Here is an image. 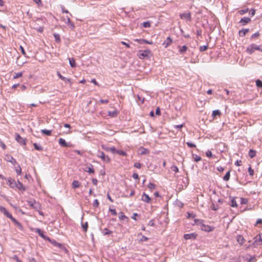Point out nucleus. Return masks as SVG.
Masks as SVG:
<instances>
[{
	"label": "nucleus",
	"instance_id": "obj_55",
	"mask_svg": "<svg viewBox=\"0 0 262 262\" xmlns=\"http://www.w3.org/2000/svg\"><path fill=\"white\" fill-rule=\"evenodd\" d=\"M20 50H21V53L24 55V56H26V53L24 49V48L20 46V47H19Z\"/></svg>",
	"mask_w": 262,
	"mask_h": 262
},
{
	"label": "nucleus",
	"instance_id": "obj_41",
	"mask_svg": "<svg viewBox=\"0 0 262 262\" xmlns=\"http://www.w3.org/2000/svg\"><path fill=\"white\" fill-rule=\"evenodd\" d=\"M23 76V73L21 72H19L15 73V75L13 76L14 79H17L19 77H21Z\"/></svg>",
	"mask_w": 262,
	"mask_h": 262
},
{
	"label": "nucleus",
	"instance_id": "obj_14",
	"mask_svg": "<svg viewBox=\"0 0 262 262\" xmlns=\"http://www.w3.org/2000/svg\"><path fill=\"white\" fill-rule=\"evenodd\" d=\"M251 19L250 18L245 17L240 20L239 23H241L243 26H244L247 24L249 23Z\"/></svg>",
	"mask_w": 262,
	"mask_h": 262
},
{
	"label": "nucleus",
	"instance_id": "obj_20",
	"mask_svg": "<svg viewBox=\"0 0 262 262\" xmlns=\"http://www.w3.org/2000/svg\"><path fill=\"white\" fill-rule=\"evenodd\" d=\"M119 218L120 220H126V222H128L129 219L127 217L123 212L119 213Z\"/></svg>",
	"mask_w": 262,
	"mask_h": 262
},
{
	"label": "nucleus",
	"instance_id": "obj_30",
	"mask_svg": "<svg viewBox=\"0 0 262 262\" xmlns=\"http://www.w3.org/2000/svg\"><path fill=\"white\" fill-rule=\"evenodd\" d=\"M41 132L42 133V134H45L47 136H51V133H52L51 130H47V129H41Z\"/></svg>",
	"mask_w": 262,
	"mask_h": 262
},
{
	"label": "nucleus",
	"instance_id": "obj_58",
	"mask_svg": "<svg viewBox=\"0 0 262 262\" xmlns=\"http://www.w3.org/2000/svg\"><path fill=\"white\" fill-rule=\"evenodd\" d=\"M134 166L137 168H141V164L138 162H136L134 163Z\"/></svg>",
	"mask_w": 262,
	"mask_h": 262
},
{
	"label": "nucleus",
	"instance_id": "obj_36",
	"mask_svg": "<svg viewBox=\"0 0 262 262\" xmlns=\"http://www.w3.org/2000/svg\"><path fill=\"white\" fill-rule=\"evenodd\" d=\"M248 11H249V9L248 8H246L245 9L238 10V13L240 15H243V14L247 13Z\"/></svg>",
	"mask_w": 262,
	"mask_h": 262
},
{
	"label": "nucleus",
	"instance_id": "obj_43",
	"mask_svg": "<svg viewBox=\"0 0 262 262\" xmlns=\"http://www.w3.org/2000/svg\"><path fill=\"white\" fill-rule=\"evenodd\" d=\"M256 85L258 88H262V81L259 79L256 80Z\"/></svg>",
	"mask_w": 262,
	"mask_h": 262
},
{
	"label": "nucleus",
	"instance_id": "obj_8",
	"mask_svg": "<svg viewBox=\"0 0 262 262\" xmlns=\"http://www.w3.org/2000/svg\"><path fill=\"white\" fill-rule=\"evenodd\" d=\"M141 200L144 202L147 203H151V199L149 196L148 194L145 193H143L141 196Z\"/></svg>",
	"mask_w": 262,
	"mask_h": 262
},
{
	"label": "nucleus",
	"instance_id": "obj_51",
	"mask_svg": "<svg viewBox=\"0 0 262 262\" xmlns=\"http://www.w3.org/2000/svg\"><path fill=\"white\" fill-rule=\"evenodd\" d=\"M110 211L111 212L112 214L113 215H116L117 212L115 209H110Z\"/></svg>",
	"mask_w": 262,
	"mask_h": 262
},
{
	"label": "nucleus",
	"instance_id": "obj_42",
	"mask_svg": "<svg viewBox=\"0 0 262 262\" xmlns=\"http://www.w3.org/2000/svg\"><path fill=\"white\" fill-rule=\"evenodd\" d=\"M54 37L55 38V39L56 41L57 42H60V35L58 34H54Z\"/></svg>",
	"mask_w": 262,
	"mask_h": 262
},
{
	"label": "nucleus",
	"instance_id": "obj_28",
	"mask_svg": "<svg viewBox=\"0 0 262 262\" xmlns=\"http://www.w3.org/2000/svg\"><path fill=\"white\" fill-rule=\"evenodd\" d=\"M69 61L71 67L74 68L76 67V62L74 58H69Z\"/></svg>",
	"mask_w": 262,
	"mask_h": 262
},
{
	"label": "nucleus",
	"instance_id": "obj_40",
	"mask_svg": "<svg viewBox=\"0 0 262 262\" xmlns=\"http://www.w3.org/2000/svg\"><path fill=\"white\" fill-rule=\"evenodd\" d=\"M142 26L144 28H149L150 27V23L149 21L144 22Z\"/></svg>",
	"mask_w": 262,
	"mask_h": 262
},
{
	"label": "nucleus",
	"instance_id": "obj_37",
	"mask_svg": "<svg viewBox=\"0 0 262 262\" xmlns=\"http://www.w3.org/2000/svg\"><path fill=\"white\" fill-rule=\"evenodd\" d=\"M231 206L233 207H237V204L235 199H232L231 202Z\"/></svg>",
	"mask_w": 262,
	"mask_h": 262
},
{
	"label": "nucleus",
	"instance_id": "obj_25",
	"mask_svg": "<svg viewBox=\"0 0 262 262\" xmlns=\"http://www.w3.org/2000/svg\"><path fill=\"white\" fill-rule=\"evenodd\" d=\"M108 116L112 117H114L117 116L118 111L117 110L114 111L113 112L109 111L108 112Z\"/></svg>",
	"mask_w": 262,
	"mask_h": 262
},
{
	"label": "nucleus",
	"instance_id": "obj_46",
	"mask_svg": "<svg viewBox=\"0 0 262 262\" xmlns=\"http://www.w3.org/2000/svg\"><path fill=\"white\" fill-rule=\"evenodd\" d=\"M248 172H249V174L251 176H253V174H254V170L251 168V167H249L248 168Z\"/></svg>",
	"mask_w": 262,
	"mask_h": 262
},
{
	"label": "nucleus",
	"instance_id": "obj_10",
	"mask_svg": "<svg viewBox=\"0 0 262 262\" xmlns=\"http://www.w3.org/2000/svg\"><path fill=\"white\" fill-rule=\"evenodd\" d=\"M197 234L195 233H191L190 234H185L184 235V238L186 240L193 239H195L196 238Z\"/></svg>",
	"mask_w": 262,
	"mask_h": 262
},
{
	"label": "nucleus",
	"instance_id": "obj_59",
	"mask_svg": "<svg viewBox=\"0 0 262 262\" xmlns=\"http://www.w3.org/2000/svg\"><path fill=\"white\" fill-rule=\"evenodd\" d=\"M258 224L262 225V220L261 219H259L257 220L256 224H255V226H257Z\"/></svg>",
	"mask_w": 262,
	"mask_h": 262
},
{
	"label": "nucleus",
	"instance_id": "obj_4",
	"mask_svg": "<svg viewBox=\"0 0 262 262\" xmlns=\"http://www.w3.org/2000/svg\"><path fill=\"white\" fill-rule=\"evenodd\" d=\"M27 202L29 206L32 209L37 210L40 208L39 204L34 200H28Z\"/></svg>",
	"mask_w": 262,
	"mask_h": 262
},
{
	"label": "nucleus",
	"instance_id": "obj_9",
	"mask_svg": "<svg viewBox=\"0 0 262 262\" xmlns=\"http://www.w3.org/2000/svg\"><path fill=\"white\" fill-rule=\"evenodd\" d=\"M254 242L253 243V245L255 247L257 244L259 242H262V233L257 234L254 238Z\"/></svg>",
	"mask_w": 262,
	"mask_h": 262
},
{
	"label": "nucleus",
	"instance_id": "obj_21",
	"mask_svg": "<svg viewBox=\"0 0 262 262\" xmlns=\"http://www.w3.org/2000/svg\"><path fill=\"white\" fill-rule=\"evenodd\" d=\"M57 75L58 76V77H59L60 79H61V80L66 81V82H70V84L71 85L72 84V82L71 81V80L70 79H68V78H67L63 76H62L61 74L60 73H57Z\"/></svg>",
	"mask_w": 262,
	"mask_h": 262
},
{
	"label": "nucleus",
	"instance_id": "obj_33",
	"mask_svg": "<svg viewBox=\"0 0 262 262\" xmlns=\"http://www.w3.org/2000/svg\"><path fill=\"white\" fill-rule=\"evenodd\" d=\"M102 233L104 235H108V234L112 233V231L108 230L107 228H105L103 229Z\"/></svg>",
	"mask_w": 262,
	"mask_h": 262
},
{
	"label": "nucleus",
	"instance_id": "obj_64",
	"mask_svg": "<svg viewBox=\"0 0 262 262\" xmlns=\"http://www.w3.org/2000/svg\"><path fill=\"white\" fill-rule=\"evenodd\" d=\"M68 25L70 27V28L72 29H73L75 28L74 24L72 21L70 23H69Z\"/></svg>",
	"mask_w": 262,
	"mask_h": 262
},
{
	"label": "nucleus",
	"instance_id": "obj_48",
	"mask_svg": "<svg viewBox=\"0 0 262 262\" xmlns=\"http://www.w3.org/2000/svg\"><path fill=\"white\" fill-rule=\"evenodd\" d=\"M206 155L207 157L210 158L212 156V152L210 150H208L206 152Z\"/></svg>",
	"mask_w": 262,
	"mask_h": 262
},
{
	"label": "nucleus",
	"instance_id": "obj_22",
	"mask_svg": "<svg viewBox=\"0 0 262 262\" xmlns=\"http://www.w3.org/2000/svg\"><path fill=\"white\" fill-rule=\"evenodd\" d=\"M249 29H243V30H241L240 31H239V35L240 36H244L248 32H249Z\"/></svg>",
	"mask_w": 262,
	"mask_h": 262
},
{
	"label": "nucleus",
	"instance_id": "obj_54",
	"mask_svg": "<svg viewBox=\"0 0 262 262\" xmlns=\"http://www.w3.org/2000/svg\"><path fill=\"white\" fill-rule=\"evenodd\" d=\"M61 11L62 13H69V12L68 10H66L64 6H61Z\"/></svg>",
	"mask_w": 262,
	"mask_h": 262
},
{
	"label": "nucleus",
	"instance_id": "obj_19",
	"mask_svg": "<svg viewBox=\"0 0 262 262\" xmlns=\"http://www.w3.org/2000/svg\"><path fill=\"white\" fill-rule=\"evenodd\" d=\"M179 51L180 54H183L185 52H186L188 49V48L186 46H179Z\"/></svg>",
	"mask_w": 262,
	"mask_h": 262
},
{
	"label": "nucleus",
	"instance_id": "obj_44",
	"mask_svg": "<svg viewBox=\"0 0 262 262\" xmlns=\"http://www.w3.org/2000/svg\"><path fill=\"white\" fill-rule=\"evenodd\" d=\"M108 102H109L108 99H105V100L100 99L97 103L98 104L99 103L107 104V103H108Z\"/></svg>",
	"mask_w": 262,
	"mask_h": 262
},
{
	"label": "nucleus",
	"instance_id": "obj_32",
	"mask_svg": "<svg viewBox=\"0 0 262 262\" xmlns=\"http://www.w3.org/2000/svg\"><path fill=\"white\" fill-rule=\"evenodd\" d=\"M80 186V183L78 181L74 180L72 183V186L74 188H76L79 187Z\"/></svg>",
	"mask_w": 262,
	"mask_h": 262
},
{
	"label": "nucleus",
	"instance_id": "obj_26",
	"mask_svg": "<svg viewBox=\"0 0 262 262\" xmlns=\"http://www.w3.org/2000/svg\"><path fill=\"white\" fill-rule=\"evenodd\" d=\"M102 148L104 149L107 151H110L112 153H116V151L117 150L115 147H112L109 148H105L103 146H102Z\"/></svg>",
	"mask_w": 262,
	"mask_h": 262
},
{
	"label": "nucleus",
	"instance_id": "obj_60",
	"mask_svg": "<svg viewBox=\"0 0 262 262\" xmlns=\"http://www.w3.org/2000/svg\"><path fill=\"white\" fill-rule=\"evenodd\" d=\"M99 203L98 200H95L94 202V206L96 207H98L99 206Z\"/></svg>",
	"mask_w": 262,
	"mask_h": 262
},
{
	"label": "nucleus",
	"instance_id": "obj_27",
	"mask_svg": "<svg viewBox=\"0 0 262 262\" xmlns=\"http://www.w3.org/2000/svg\"><path fill=\"white\" fill-rule=\"evenodd\" d=\"M33 146L34 148L38 151H42L43 150V148L41 145H38L37 143H33Z\"/></svg>",
	"mask_w": 262,
	"mask_h": 262
},
{
	"label": "nucleus",
	"instance_id": "obj_49",
	"mask_svg": "<svg viewBox=\"0 0 262 262\" xmlns=\"http://www.w3.org/2000/svg\"><path fill=\"white\" fill-rule=\"evenodd\" d=\"M15 171L16 172V173L18 174H21V167L20 166H18L16 169H15Z\"/></svg>",
	"mask_w": 262,
	"mask_h": 262
},
{
	"label": "nucleus",
	"instance_id": "obj_13",
	"mask_svg": "<svg viewBox=\"0 0 262 262\" xmlns=\"http://www.w3.org/2000/svg\"><path fill=\"white\" fill-rule=\"evenodd\" d=\"M222 114L220 111L219 110L213 111L212 113V118L213 119H215L216 118V116L220 117Z\"/></svg>",
	"mask_w": 262,
	"mask_h": 262
},
{
	"label": "nucleus",
	"instance_id": "obj_52",
	"mask_svg": "<svg viewBox=\"0 0 262 262\" xmlns=\"http://www.w3.org/2000/svg\"><path fill=\"white\" fill-rule=\"evenodd\" d=\"M259 36V32H256L253 34H252V35L251 36V38H257Z\"/></svg>",
	"mask_w": 262,
	"mask_h": 262
},
{
	"label": "nucleus",
	"instance_id": "obj_24",
	"mask_svg": "<svg viewBox=\"0 0 262 262\" xmlns=\"http://www.w3.org/2000/svg\"><path fill=\"white\" fill-rule=\"evenodd\" d=\"M256 151L253 149H250L248 155L251 158H254L256 156Z\"/></svg>",
	"mask_w": 262,
	"mask_h": 262
},
{
	"label": "nucleus",
	"instance_id": "obj_57",
	"mask_svg": "<svg viewBox=\"0 0 262 262\" xmlns=\"http://www.w3.org/2000/svg\"><path fill=\"white\" fill-rule=\"evenodd\" d=\"M247 201L246 199H245L244 198H241V204H245L247 203Z\"/></svg>",
	"mask_w": 262,
	"mask_h": 262
},
{
	"label": "nucleus",
	"instance_id": "obj_56",
	"mask_svg": "<svg viewBox=\"0 0 262 262\" xmlns=\"http://www.w3.org/2000/svg\"><path fill=\"white\" fill-rule=\"evenodd\" d=\"M171 169L175 172H178L179 171V169L176 166H173L171 167Z\"/></svg>",
	"mask_w": 262,
	"mask_h": 262
},
{
	"label": "nucleus",
	"instance_id": "obj_3",
	"mask_svg": "<svg viewBox=\"0 0 262 262\" xmlns=\"http://www.w3.org/2000/svg\"><path fill=\"white\" fill-rule=\"evenodd\" d=\"M255 50H258L262 52V49H261L259 46L255 44H251L246 49L247 52L249 54H251Z\"/></svg>",
	"mask_w": 262,
	"mask_h": 262
},
{
	"label": "nucleus",
	"instance_id": "obj_35",
	"mask_svg": "<svg viewBox=\"0 0 262 262\" xmlns=\"http://www.w3.org/2000/svg\"><path fill=\"white\" fill-rule=\"evenodd\" d=\"M148 188L150 189V191H152L156 188V185L154 183H150L148 185Z\"/></svg>",
	"mask_w": 262,
	"mask_h": 262
},
{
	"label": "nucleus",
	"instance_id": "obj_53",
	"mask_svg": "<svg viewBox=\"0 0 262 262\" xmlns=\"http://www.w3.org/2000/svg\"><path fill=\"white\" fill-rule=\"evenodd\" d=\"M186 144L189 147H195V146H196L195 144H194L192 143H190V142H187Z\"/></svg>",
	"mask_w": 262,
	"mask_h": 262
},
{
	"label": "nucleus",
	"instance_id": "obj_15",
	"mask_svg": "<svg viewBox=\"0 0 262 262\" xmlns=\"http://www.w3.org/2000/svg\"><path fill=\"white\" fill-rule=\"evenodd\" d=\"M236 241L241 245H242L244 243L245 239L242 235H237L236 236Z\"/></svg>",
	"mask_w": 262,
	"mask_h": 262
},
{
	"label": "nucleus",
	"instance_id": "obj_29",
	"mask_svg": "<svg viewBox=\"0 0 262 262\" xmlns=\"http://www.w3.org/2000/svg\"><path fill=\"white\" fill-rule=\"evenodd\" d=\"M230 178V171H228L225 176L223 177V180L225 181H228L229 180Z\"/></svg>",
	"mask_w": 262,
	"mask_h": 262
},
{
	"label": "nucleus",
	"instance_id": "obj_7",
	"mask_svg": "<svg viewBox=\"0 0 262 262\" xmlns=\"http://www.w3.org/2000/svg\"><path fill=\"white\" fill-rule=\"evenodd\" d=\"M15 140L17 142L22 145H26L27 140L22 138L18 134H15Z\"/></svg>",
	"mask_w": 262,
	"mask_h": 262
},
{
	"label": "nucleus",
	"instance_id": "obj_11",
	"mask_svg": "<svg viewBox=\"0 0 262 262\" xmlns=\"http://www.w3.org/2000/svg\"><path fill=\"white\" fill-rule=\"evenodd\" d=\"M201 229L203 231H205L206 232H210L213 230L214 228L209 225L202 224L201 226Z\"/></svg>",
	"mask_w": 262,
	"mask_h": 262
},
{
	"label": "nucleus",
	"instance_id": "obj_6",
	"mask_svg": "<svg viewBox=\"0 0 262 262\" xmlns=\"http://www.w3.org/2000/svg\"><path fill=\"white\" fill-rule=\"evenodd\" d=\"M97 156L106 163H110L111 161L108 156H106L103 151H99Z\"/></svg>",
	"mask_w": 262,
	"mask_h": 262
},
{
	"label": "nucleus",
	"instance_id": "obj_62",
	"mask_svg": "<svg viewBox=\"0 0 262 262\" xmlns=\"http://www.w3.org/2000/svg\"><path fill=\"white\" fill-rule=\"evenodd\" d=\"M133 178L135 179H139V176L137 173H134L133 174Z\"/></svg>",
	"mask_w": 262,
	"mask_h": 262
},
{
	"label": "nucleus",
	"instance_id": "obj_23",
	"mask_svg": "<svg viewBox=\"0 0 262 262\" xmlns=\"http://www.w3.org/2000/svg\"><path fill=\"white\" fill-rule=\"evenodd\" d=\"M6 160L12 163H14L16 162V160L10 155H6Z\"/></svg>",
	"mask_w": 262,
	"mask_h": 262
},
{
	"label": "nucleus",
	"instance_id": "obj_2",
	"mask_svg": "<svg viewBox=\"0 0 262 262\" xmlns=\"http://www.w3.org/2000/svg\"><path fill=\"white\" fill-rule=\"evenodd\" d=\"M137 56L140 59H148L152 56V53L151 51L149 49L144 50H141L138 51Z\"/></svg>",
	"mask_w": 262,
	"mask_h": 262
},
{
	"label": "nucleus",
	"instance_id": "obj_63",
	"mask_svg": "<svg viewBox=\"0 0 262 262\" xmlns=\"http://www.w3.org/2000/svg\"><path fill=\"white\" fill-rule=\"evenodd\" d=\"M148 238L146 237L145 236L142 235V238L141 239V241H148Z\"/></svg>",
	"mask_w": 262,
	"mask_h": 262
},
{
	"label": "nucleus",
	"instance_id": "obj_50",
	"mask_svg": "<svg viewBox=\"0 0 262 262\" xmlns=\"http://www.w3.org/2000/svg\"><path fill=\"white\" fill-rule=\"evenodd\" d=\"M134 41L138 42L139 43L142 44L143 43L144 39H135Z\"/></svg>",
	"mask_w": 262,
	"mask_h": 262
},
{
	"label": "nucleus",
	"instance_id": "obj_1",
	"mask_svg": "<svg viewBox=\"0 0 262 262\" xmlns=\"http://www.w3.org/2000/svg\"><path fill=\"white\" fill-rule=\"evenodd\" d=\"M0 211L6 217L10 219L18 228L20 229L22 228L21 224L14 218L12 214L5 207L0 206Z\"/></svg>",
	"mask_w": 262,
	"mask_h": 262
},
{
	"label": "nucleus",
	"instance_id": "obj_18",
	"mask_svg": "<svg viewBox=\"0 0 262 262\" xmlns=\"http://www.w3.org/2000/svg\"><path fill=\"white\" fill-rule=\"evenodd\" d=\"M139 153L140 154V155H145V154H149V150L145 148H144L143 147H140L139 149Z\"/></svg>",
	"mask_w": 262,
	"mask_h": 262
},
{
	"label": "nucleus",
	"instance_id": "obj_61",
	"mask_svg": "<svg viewBox=\"0 0 262 262\" xmlns=\"http://www.w3.org/2000/svg\"><path fill=\"white\" fill-rule=\"evenodd\" d=\"M92 183L94 185H97L98 183V181L96 179H92Z\"/></svg>",
	"mask_w": 262,
	"mask_h": 262
},
{
	"label": "nucleus",
	"instance_id": "obj_45",
	"mask_svg": "<svg viewBox=\"0 0 262 262\" xmlns=\"http://www.w3.org/2000/svg\"><path fill=\"white\" fill-rule=\"evenodd\" d=\"M207 49L208 46H202L200 47L199 50L201 52H203L206 51Z\"/></svg>",
	"mask_w": 262,
	"mask_h": 262
},
{
	"label": "nucleus",
	"instance_id": "obj_16",
	"mask_svg": "<svg viewBox=\"0 0 262 262\" xmlns=\"http://www.w3.org/2000/svg\"><path fill=\"white\" fill-rule=\"evenodd\" d=\"M172 42V39L170 37H168L166 40L163 42V45L165 48H167L171 44Z\"/></svg>",
	"mask_w": 262,
	"mask_h": 262
},
{
	"label": "nucleus",
	"instance_id": "obj_12",
	"mask_svg": "<svg viewBox=\"0 0 262 262\" xmlns=\"http://www.w3.org/2000/svg\"><path fill=\"white\" fill-rule=\"evenodd\" d=\"M16 187L20 190L24 191L26 190L25 187L23 185V184L18 181L17 182H15Z\"/></svg>",
	"mask_w": 262,
	"mask_h": 262
},
{
	"label": "nucleus",
	"instance_id": "obj_5",
	"mask_svg": "<svg viewBox=\"0 0 262 262\" xmlns=\"http://www.w3.org/2000/svg\"><path fill=\"white\" fill-rule=\"evenodd\" d=\"M180 17L182 19H184L186 21H190L191 20V14L190 12L183 13L180 14Z\"/></svg>",
	"mask_w": 262,
	"mask_h": 262
},
{
	"label": "nucleus",
	"instance_id": "obj_39",
	"mask_svg": "<svg viewBox=\"0 0 262 262\" xmlns=\"http://www.w3.org/2000/svg\"><path fill=\"white\" fill-rule=\"evenodd\" d=\"M116 153L119 155H121L123 156H125L126 155V154L125 153V152H124L123 150H117L116 151Z\"/></svg>",
	"mask_w": 262,
	"mask_h": 262
},
{
	"label": "nucleus",
	"instance_id": "obj_38",
	"mask_svg": "<svg viewBox=\"0 0 262 262\" xmlns=\"http://www.w3.org/2000/svg\"><path fill=\"white\" fill-rule=\"evenodd\" d=\"M36 232L37 233H38V234H39L41 237H42V238H45V235H44V234H43L42 232L41 231V230H40V229H36Z\"/></svg>",
	"mask_w": 262,
	"mask_h": 262
},
{
	"label": "nucleus",
	"instance_id": "obj_47",
	"mask_svg": "<svg viewBox=\"0 0 262 262\" xmlns=\"http://www.w3.org/2000/svg\"><path fill=\"white\" fill-rule=\"evenodd\" d=\"M88 172L89 173H94L95 171H94V169H93V166L91 165V167H89L88 168Z\"/></svg>",
	"mask_w": 262,
	"mask_h": 262
},
{
	"label": "nucleus",
	"instance_id": "obj_17",
	"mask_svg": "<svg viewBox=\"0 0 262 262\" xmlns=\"http://www.w3.org/2000/svg\"><path fill=\"white\" fill-rule=\"evenodd\" d=\"M58 143L60 145V146L63 147H68L70 146V145L66 142L64 139L62 138H60L58 140Z\"/></svg>",
	"mask_w": 262,
	"mask_h": 262
},
{
	"label": "nucleus",
	"instance_id": "obj_34",
	"mask_svg": "<svg viewBox=\"0 0 262 262\" xmlns=\"http://www.w3.org/2000/svg\"><path fill=\"white\" fill-rule=\"evenodd\" d=\"M82 228H83V231L86 232L88 230V222H85L84 223L82 224Z\"/></svg>",
	"mask_w": 262,
	"mask_h": 262
},
{
	"label": "nucleus",
	"instance_id": "obj_31",
	"mask_svg": "<svg viewBox=\"0 0 262 262\" xmlns=\"http://www.w3.org/2000/svg\"><path fill=\"white\" fill-rule=\"evenodd\" d=\"M192 158L193 159V160L195 161V162H199V161H200L201 160V158L198 156L197 155H192Z\"/></svg>",
	"mask_w": 262,
	"mask_h": 262
}]
</instances>
